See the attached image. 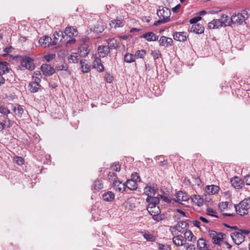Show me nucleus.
Returning <instances> with one entry per match:
<instances>
[{"instance_id": "nucleus-1", "label": "nucleus", "mask_w": 250, "mask_h": 250, "mask_svg": "<svg viewBox=\"0 0 250 250\" xmlns=\"http://www.w3.org/2000/svg\"><path fill=\"white\" fill-rule=\"evenodd\" d=\"M234 207L238 214L241 216L247 214L250 208V198L244 199L239 204L235 205Z\"/></svg>"}, {"instance_id": "nucleus-2", "label": "nucleus", "mask_w": 250, "mask_h": 250, "mask_svg": "<svg viewBox=\"0 0 250 250\" xmlns=\"http://www.w3.org/2000/svg\"><path fill=\"white\" fill-rule=\"evenodd\" d=\"M64 36H65L66 45L73 43L75 42L76 40L74 37L78 35L77 31L71 27L66 28L65 31L63 32Z\"/></svg>"}, {"instance_id": "nucleus-3", "label": "nucleus", "mask_w": 250, "mask_h": 250, "mask_svg": "<svg viewBox=\"0 0 250 250\" xmlns=\"http://www.w3.org/2000/svg\"><path fill=\"white\" fill-rule=\"evenodd\" d=\"M249 18L248 13L246 9L241 13H234L231 16V23L237 24H242Z\"/></svg>"}, {"instance_id": "nucleus-4", "label": "nucleus", "mask_w": 250, "mask_h": 250, "mask_svg": "<svg viewBox=\"0 0 250 250\" xmlns=\"http://www.w3.org/2000/svg\"><path fill=\"white\" fill-rule=\"evenodd\" d=\"M147 209L148 212L152 216V218L156 221H160L165 218V215L160 214L161 210L157 206H152L147 207Z\"/></svg>"}, {"instance_id": "nucleus-5", "label": "nucleus", "mask_w": 250, "mask_h": 250, "mask_svg": "<svg viewBox=\"0 0 250 250\" xmlns=\"http://www.w3.org/2000/svg\"><path fill=\"white\" fill-rule=\"evenodd\" d=\"M157 14L159 19H162V22H167L170 20V11L166 7H159Z\"/></svg>"}, {"instance_id": "nucleus-6", "label": "nucleus", "mask_w": 250, "mask_h": 250, "mask_svg": "<svg viewBox=\"0 0 250 250\" xmlns=\"http://www.w3.org/2000/svg\"><path fill=\"white\" fill-rule=\"evenodd\" d=\"M66 41L65 36L63 32H56L53 34V41H52V44L60 46L63 43H66Z\"/></svg>"}, {"instance_id": "nucleus-7", "label": "nucleus", "mask_w": 250, "mask_h": 250, "mask_svg": "<svg viewBox=\"0 0 250 250\" xmlns=\"http://www.w3.org/2000/svg\"><path fill=\"white\" fill-rule=\"evenodd\" d=\"M188 227V224L186 221H180L177 224L171 227L170 229L173 234H176L178 232L184 233L185 232L186 229Z\"/></svg>"}, {"instance_id": "nucleus-8", "label": "nucleus", "mask_w": 250, "mask_h": 250, "mask_svg": "<svg viewBox=\"0 0 250 250\" xmlns=\"http://www.w3.org/2000/svg\"><path fill=\"white\" fill-rule=\"evenodd\" d=\"M208 234L210 237L212 239V242L215 244H219L220 242L224 239L225 234L223 233H217L213 230H209Z\"/></svg>"}, {"instance_id": "nucleus-9", "label": "nucleus", "mask_w": 250, "mask_h": 250, "mask_svg": "<svg viewBox=\"0 0 250 250\" xmlns=\"http://www.w3.org/2000/svg\"><path fill=\"white\" fill-rule=\"evenodd\" d=\"M21 64L22 68L30 70H32L35 68L33 60L28 57L22 58Z\"/></svg>"}, {"instance_id": "nucleus-10", "label": "nucleus", "mask_w": 250, "mask_h": 250, "mask_svg": "<svg viewBox=\"0 0 250 250\" xmlns=\"http://www.w3.org/2000/svg\"><path fill=\"white\" fill-rule=\"evenodd\" d=\"M52 39L47 36L41 38L39 41L40 45L44 48L53 45L52 44Z\"/></svg>"}, {"instance_id": "nucleus-11", "label": "nucleus", "mask_w": 250, "mask_h": 250, "mask_svg": "<svg viewBox=\"0 0 250 250\" xmlns=\"http://www.w3.org/2000/svg\"><path fill=\"white\" fill-rule=\"evenodd\" d=\"M35 82L30 83L29 84L28 88L29 90L33 93L37 92L41 87V85L39 83L41 81V80L38 77L36 78Z\"/></svg>"}, {"instance_id": "nucleus-12", "label": "nucleus", "mask_w": 250, "mask_h": 250, "mask_svg": "<svg viewBox=\"0 0 250 250\" xmlns=\"http://www.w3.org/2000/svg\"><path fill=\"white\" fill-rule=\"evenodd\" d=\"M41 69L43 74L45 76H51L55 73V69L49 64H42Z\"/></svg>"}, {"instance_id": "nucleus-13", "label": "nucleus", "mask_w": 250, "mask_h": 250, "mask_svg": "<svg viewBox=\"0 0 250 250\" xmlns=\"http://www.w3.org/2000/svg\"><path fill=\"white\" fill-rule=\"evenodd\" d=\"M231 237L234 242L238 245L241 244L245 240L244 236H242L239 231L232 233L231 234Z\"/></svg>"}, {"instance_id": "nucleus-14", "label": "nucleus", "mask_w": 250, "mask_h": 250, "mask_svg": "<svg viewBox=\"0 0 250 250\" xmlns=\"http://www.w3.org/2000/svg\"><path fill=\"white\" fill-rule=\"evenodd\" d=\"M189 199V196L187 193L182 191H179L175 195V201L181 203L183 201H187Z\"/></svg>"}, {"instance_id": "nucleus-15", "label": "nucleus", "mask_w": 250, "mask_h": 250, "mask_svg": "<svg viewBox=\"0 0 250 250\" xmlns=\"http://www.w3.org/2000/svg\"><path fill=\"white\" fill-rule=\"evenodd\" d=\"M141 38H144L148 42L155 41L158 40V36L152 32H148L140 36Z\"/></svg>"}, {"instance_id": "nucleus-16", "label": "nucleus", "mask_w": 250, "mask_h": 250, "mask_svg": "<svg viewBox=\"0 0 250 250\" xmlns=\"http://www.w3.org/2000/svg\"><path fill=\"white\" fill-rule=\"evenodd\" d=\"M173 37L176 41L185 42L187 40V33L185 32H176L173 33Z\"/></svg>"}, {"instance_id": "nucleus-17", "label": "nucleus", "mask_w": 250, "mask_h": 250, "mask_svg": "<svg viewBox=\"0 0 250 250\" xmlns=\"http://www.w3.org/2000/svg\"><path fill=\"white\" fill-rule=\"evenodd\" d=\"M159 42L160 45L164 46H168L172 45L173 40L170 38L162 36L160 38Z\"/></svg>"}, {"instance_id": "nucleus-18", "label": "nucleus", "mask_w": 250, "mask_h": 250, "mask_svg": "<svg viewBox=\"0 0 250 250\" xmlns=\"http://www.w3.org/2000/svg\"><path fill=\"white\" fill-rule=\"evenodd\" d=\"M184 233V242L187 241L190 242H194L196 240V237L193 235L190 230H186Z\"/></svg>"}, {"instance_id": "nucleus-19", "label": "nucleus", "mask_w": 250, "mask_h": 250, "mask_svg": "<svg viewBox=\"0 0 250 250\" xmlns=\"http://www.w3.org/2000/svg\"><path fill=\"white\" fill-rule=\"evenodd\" d=\"M125 24L124 20L115 19L112 20L110 23L109 25L111 28H117L119 27H122Z\"/></svg>"}, {"instance_id": "nucleus-20", "label": "nucleus", "mask_w": 250, "mask_h": 250, "mask_svg": "<svg viewBox=\"0 0 250 250\" xmlns=\"http://www.w3.org/2000/svg\"><path fill=\"white\" fill-rule=\"evenodd\" d=\"M109 47L106 46H99L98 48V52L100 57H105L109 52Z\"/></svg>"}, {"instance_id": "nucleus-21", "label": "nucleus", "mask_w": 250, "mask_h": 250, "mask_svg": "<svg viewBox=\"0 0 250 250\" xmlns=\"http://www.w3.org/2000/svg\"><path fill=\"white\" fill-rule=\"evenodd\" d=\"M146 202L148 203L147 207H152V206H157L160 202V199L158 197L152 196L147 197Z\"/></svg>"}, {"instance_id": "nucleus-22", "label": "nucleus", "mask_w": 250, "mask_h": 250, "mask_svg": "<svg viewBox=\"0 0 250 250\" xmlns=\"http://www.w3.org/2000/svg\"><path fill=\"white\" fill-rule=\"evenodd\" d=\"M113 187L116 190L123 192L125 189V184L118 180H115L113 182Z\"/></svg>"}, {"instance_id": "nucleus-23", "label": "nucleus", "mask_w": 250, "mask_h": 250, "mask_svg": "<svg viewBox=\"0 0 250 250\" xmlns=\"http://www.w3.org/2000/svg\"><path fill=\"white\" fill-rule=\"evenodd\" d=\"M93 67L97 69L100 72L104 70V67L102 63L101 59L99 58H95L93 62Z\"/></svg>"}, {"instance_id": "nucleus-24", "label": "nucleus", "mask_w": 250, "mask_h": 250, "mask_svg": "<svg viewBox=\"0 0 250 250\" xmlns=\"http://www.w3.org/2000/svg\"><path fill=\"white\" fill-rule=\"evenodd\" d=\"M219 21L222 24V26H229L231 23V19L226 15H222L219 19Z\"/></svg>"}, {"instance_id": "nucleus-25", "label": "nucleus", "mask_w": 250, "mask_h": 250, "mask_svg": "<svg viewBox=\"0 0 250 250\" xmlns=\"http://www.w3.org/2000/svg\"><path fill=\"white\" fill-rule=\"evenodd\" d=\"M231 184L232 186L235 188H241L242 187L243 182L238 177H234L231 180Z\"/></svg>"}, {"instance_id": "nucleus-26", "label": "nucleus", "mask_w": 250, "mask_h": 250, "mask_svg": "<svg viewBox=\"0 0 250 250\" xmlns=\"http://www.w3.org/2000/svg\"><path fill=\"white\" fill-rule=\"evenodd\" d=\"M108 46L109 49H113L118 47L120 44L119 41L115 38L109 39L107 41Z\"/></svg>"}, {"instance_id": "nucleus-27", "label": "nucleus", "mask_w": 250, "mask_h": 250, "mask_svg": "<svg viewBox=\"0 0 250 250\" xmlns=\"http://www.w3.org/2000/svg\"><path fill=\"white\" fill-rule=\"evenodd\" d=\"M144 193L147 195V197L154 196L156 193V189L151 186L147 185L144 188Z\"/></svg>"}, {"instance_id": "nucleus-28", "label": "nucleus", "mask_w": 250, "mask_h": 250, "mask_svg": "<svg viewBox=\"0 0 250 250\" xmlns=\"http://www.w3.org/2000/svg\"><path fill=\"white\" fill-rule=\"evenodd\" d=\"M173 242L174 244L178 246H183L184 243V239L181 235H178L173 237Z\"/></svg>"}, {"instance_id": "nucleus-29", "label": "nucleus", "mask_w": 250, "mask_h": 250, "mask_svg": "<svg viewBox=\"0 0 250 250\" xmlns=\"http://www.w3.org/2000/svg\"><path fill=\"white\" fill-rule=\"evenodd\" d=\"M208 27L210 29L218 28L222 27V24L219 19H214L208 24Z\"/></svg>"}, {"instance_id": "nucleus-30", "label": "nucleus", "mask_w": 250, "mask_h": 250, "mask_svg": "<svg viewBox=\"0 0 250 250\" xmlns=\"http://www.w3.org/2000/svg\"><path fill=\"white\" fill-rule=\"evenodd\" d=\"M220 188L218 186L215 185L207 186L206 188V192L208 194H215L218 192Z\"/></svg>"}, {"instance_id": "nucleus-31", "label": "nucleus", "mask_w": 250, "mask_h": 250, "mask_svg": "<svg viewBox=\"0 0 250 250\" xmlns=\"http://www.w3.org/2000/svg\"><path fill=\"white\" fill-rule=\"evenodd\" d=\"M191 199L192 202L199 207L203 204V199L199 195H193L191 197Z\"/></svg>"}, {"instance_id": "nucleus-32", "label": "nucleus", "mask_w": 250, "mask_h": 250, "mask_svg": "<svg viewBox=\"0 0 250 250\" xmlns=\"http://www.w3.org/2000/svg\"><path fill=\"white\" fill-rule=\"evenodd\" d=\"M204 27L199 24H194L191 28V31H192L196 34H202L204 32Z\"/></svg>"}, {"instance_id": "nucleus-33", "label": "nucleus", "mask_w": 250, "mask_h": 250, "mask_svg": "<svg viewBox=\"0 0 250 250\" xmlns=\"http://www.w3.org/2000/svg\"><path fill=\"white\" fill-rule=\"evenodd\" d=\"M6 62H0V74H5L8 73L9 70Z\"/></svg>"}, {"instance_id": "nucleus-34", "label": "nucleus", "mask_w": 250, "mask_h": 250, "mask_svg": "<svg viewBox=\"0 0 250 250\" xmlns=\"http://www.w3.org/2000/svg\"><path fill=\"white\" fill-rule=\"evenodd\" d=\"M130 190H136L138 188V183L134 182L133 180H128L126 181L125 185Z\"/></svg>"}, {"instance_id": "nucleus-35", "label": "nucleus", "mask_w": 250, "mask_h": 250, "mask_svg": "<svg viewBox=\"0 0 250 250\" xmlns=\"http://www.w3.org/2000/svg\"><path fill=\"white\" fill-rule=\"evenodd\" d=\"M80 64L81 65L82 71L83 73H88L90 70V65L88 64L85 60H81Z\"/></svg>"}, {"instance_id": "nucleus-36", "label": "nucleus", "mask_w": 250, "mask_h": 250, "mask_svg": "<svg viewBox=\"0 0 250 250\" xmlns=\"http://www.w3.org/2000/svg\"><path fill=\"white\" fill-rule=\"evenodd\" d=\"M80 54L77 53H73L68 58V60L70 63H77L80 59Z\"/></svg>"}, {"instance_id": "nucleus-37", "label": "nucleus", "mask_w": 250, "mask_h": 250, "mask_svg": "<svg viewBox=\"0 0 250 250\" xmlns=\"http://www.w3.org/2000/svg\"><path fill=\"white\" fill-rule=\"evenodd\" d=\"M114 194L111 191H108L103 195L104 200L105 201H111L114 199Z\"/></svg>"}, {"instance_id": "nucleus-38", "label": "nucleus", "mask_w": 250, "mask_h": 250, "mask_svg": "<svg viewBox=\"0 0 250 250\" xmlns=\"http://www.w3.org/2000/svg\"><path fill=\"white\" fill-rule=\"evenodd\" d=\"M146 54V51L145 50H139L137 51L134 55L135 59H138L140 58L143 59Z\"/></svg>"}, {"instance_id": "nucleus-39", "label": "nucleus", "mask_w": 250, "mask_h": 250, "mask_svg": "<svg viewBox=\"0 0 250 250\" xmlns=\"http://www.w3.org/2000/svg\"><path fill=\"white\" fill-rule=\"evenodd\" d=\"M124 60L125 62L127 63H131L135 61L134 55L128 53H127L125 55Z\"/></svg>"}, {"instance_id": "nucleus-40", "label": "nucleus", "mask_w": 250, "mask_h": 250, "mask_svg": "<svg viewBox=\"0 0 250 250\" xmlns=\"http://www.w3.org/2000/svg\"><path fill=\"white\" fill-rule=\"evenodd\" d=\"M80 54L81 56L85 57L89 53L87 50V46L86 44H83L79 48Z\"/></svg>"}, {"instance_id": "nucleus-41", "label": "nucleus", "mask_w": 250, "mask_h": 250, "mask_svg": "<svg viewBox=\"0 0 250 250\" xmlns=\"http://www.w3.org/2000/svg\"><path fill=\"white\" fill-rule=\"evenodd\" d=\"M197 247L200 250H204L206 248L205 241L203 239H199L197 243Z\"/></svg>"}, {"instance_id": "nucleus-42", "label": "nucleus", "mask_w": 250, "mask_h": 250, "mask_svg": "<svg viewBox=\"0 0 250 250\" xmlns=\"http://www.w3.org/2000/svg\"><path fill=\"white\" fill-rule=\"evenodd\" d=\"M93 188L97 190L101 189L103 188L102 182L100 180H96L93 185Z\"/></svg>"}, {"instance_id": "nucleus-43", "label": "nucleus", "mask_w": 250, "mask_h": 250, "mask_svg": "<svg viewBox=\"0 0 250 250\" xmlns=\"http://www.w3.org/2000/svg\"><path fill=\"white\" fill-rule=\"evenodd\" d=\"M10 111L4 106H0V113L3 116H7L10 114Z\"/></svg>"}, {"instance_id": "nucleus-44", "label": "nucleus", "mask_w": 250, "mask_h": 250, "mask_svg": "<svg viewBox=\"0 0 250 250\" xmlns=\"http://www.w3.org/2000/svg\"><path fill=\"white\" fill-rule=\"evenodd\" d=\"M14 112L16 115L21 116L23 113V109L21 105H18L15 107L14 109Z\"/></svg>"}, {"instance_id": "nucleus-45", "label": "nucleus", "mask_w": 250, "mask_h": 250, "mask_svg": "<svg viewBox=\"0 0 250 250\" xmlns=\"http://www.w3.org/2000/svg\"><path fill=\"white\" fill-rule=\"evenodd\" d=\"M130 180H133L134 182H136L137 183H139L141 181V178L140 177V176L136 172H134L132 174Z\"/></svg>"}, {"instance_id": "nucleus-46", "label": "nucleus", "mask_w": 250, "mask_h": 250, "mask_svg": "<svg viewBox=\"0 0 250 250\" xmlns=\"http://www.w3.org/2000/svg\"><path fill=\"white\" fill-rule=\"evenodd\" d=\"M2 122H3V125H4V128L5 127L9 128V127H11L13 125V123L8 118H6L5 119H4Z\"/></svg>"}, {"instance_id": "nucleus-47", "label": "nucleus", "mask_w": 250, "mask_h": 250, "mask_svg": "<svg viewBox=\"0 0 250 250\" xmlns=\"http://www.w3.org/2000/svg\"><path fill=\"white\" fill-rule=\"evenodd\" d=\"M151 56L153 57L154 59H158L161 57V54L159 50H155L151 52Z\"/></svg>"}, {"instance_id": "nucleus-48", "label": "nucleus", "mask_w": 250, "mask_h": 250, "mask_svg": "<svg viewBox=\"0 0 250 250\" xmlns=\"http://www.w3.org/2000/svg\"><path fill=\"white\" fill-rule=\"evenodd\" d=\"M56 68L58 71H67L68 67L66 64L59 65L56 66Z\"/></svg>"}, {"instance_id": "nucleus-49", "label": "nucleus", "mask_w": 250, "mask_h": 250, "mask_svg": "<svg viewBox=\"0 0 250 250\" xmlns=\"http://www.w3.org/2000/svg\"><path fill=\"white\" fill-rule=\"evenodd\" d=\"M14 162L19 166H21L24 163L23 159L20 156H16L14 158Z\"/></svg>"}, {"instance_id": "nucleus-50", "label": "nucleus", "mask_w": 250, "mask_h": 250, "mask_svg": "<svg viewBox=\"0 0 250 250\" xmlns=\"http://www.w3.org/2000/svg\"><path fill=\"white\" fill-rule=\"evenodd\" d=\"M158 248L160 250H171L170 246L168 245L159 244Z\"/></svg>"}, {"instance_id": "nucleus-51", "label": "nucleus", "mask_w": 250, "mask_h": 250, "mask_svg": "<svg viewBox=\"0 0 250 250\" xmlns=\"http://www.w3.org/2000/svg\"><path fill=\"white\" fill-rule=\"evenodd\" d=\"M144 237L147 240L149 241H153L154 240V237L153 235L149 233H145L143 235Z\"/></svg>"}, {"instance_id": "nucleus-52", "label": "nucleus", "mask_w": 250, "mask_h": 250, "mask_svg": "<svg viewBox=\"0 0 250 250\" xmlns=\"http://www.w3.org/2000/svg\"><path fill=\"white\" fill-rule=\"evenodd\" d=\"M56 57L55 54H48L44 56V59L48 62L53 60Z\"/></svg>"}, {"instance_id": "nucleus-53", "label": "nucleus", "mask_w": 250, "mask_h": 250, "mask_svg": "<svg viewBox=\"0 0 250 250\" xmlns=\"http://www.w3.org/2000/svg\"><path fill=\"white\" fill-rule=\"evenodd\" d=\"M229 205V203L228 202H223L219 204V208L221 210L225 209L228 208Z\"/></svg>"}, {"instance_id": "nucleus-54", "label": "nucleus", "mask_w": 250, "mask_h": 250, "mask_svg": "<svg viewBox=\"0 0 250 250\" xmlns=\"http://www.w3.org/2000/svg\"><path fill=\"white\" fill-rule=\"evenodd\" d=\"M108 177L109 179H111L112 180H116V179L117 178L116 174L113 172H109L108 174Z\"/></svg>"}, {"instance_id": "nucleus-55", "label": "nucleus", "mask_w": 250, "mask_h": 250, "mask_svg": "<svg viewBox=\"0 0 250 250\" xmlns=\"http://www.w3.org/2000/svg\"><path fill=\"white\" fill-rule=\"evenodd\" d=\"M201 17L200 16H197L195 17H194L192 19H191L189 21V22L191 24H194L196 23L198 21H200L201 20Z\"/></svg>"}, {"instance_id": "nucleus-56", "label": "nucleus", "mask_w": 250, "mask_h": 250, "mask_svg": "<svg viewBox=\"0 0 250 250\" xmlns=\"http://www.w3.org/2000/svg\"><path fill=\"white\" fill-rule=\"evenodd\" d=\"M112 170L115 171H119L120 170V166L119 164H113L111 167Z\"/></svg>"}, {"instance_id": "nucleus-57", "label": "nucleus", "mask_w": 250, "mask_h": 250, "mask_svg": "<svg viewBox=\"0 0 250 250\" xmlns=\"http://www.w3.org/2000/svg\"><path fill=\"white\" fill-rule=\"evenodd\" d=\"M239 232L242 234V236H244V238L245 239V237L246 235H248L250 233V230L247 229H240L239 230Z\"/></svg>"}, {"instance_id": "nucleus-58", "label": "nucleus", "mask_w": 250, "mask_h": 250, "mask_svg": "<svg viewBox=\"0 0 250 250\" xmlns=\"http://www.w3.org/2000/svg\"><path fill=\"white\" fill-rule=\"evenodd\" d=\"M105 79H106V81L108 83H111L113 81V77L112 76L110 75L109 74H106L105 75Z\"/></svg>"}, {"instance_id": "nucleus-59", "label": "nucleus", "mask_w": 250, "mask_h": 250, "mask_svg": "<svg viewBox=\"0 0 250 250\" xmlns=\"http://www.w3.org/2000/svg\"><path fill=\"white\" fill-rule=\"evenodd\" d=\"M185 247H186V250H196L195 246L192 244H187Z\"/></svg>"}, {"instance_id": "nucleus-60", "label": "nucleus", "mask_w": 250, "mask_h": 250, "mask_svg": "<svg viewBox=\"0 0 250 250\" xmlns=\"http://www.w3.org/2000/svg\"><path fill=\"white\" fill-rule=\"evenodd\" d=\"M208 214L211 215L212 216H216L213 215L214 213H216V211L213 208H207Z\"/></svg>"}, {"instance_id": "nucleus-61", "label": "nucleus", "mask_w": 250, "mask_h": 250, "mask_svg": "<svg viewBox=\"0 0 250 250\" xmlns=\"http://www.w3.org/2000/svg\"><path fill=\"white\" fill-rule=\"evenodd\" d=\"M245 182L247 185H250V175L245 177Z\"/></svg>"}, {"instance_id": "nucleus-62", "label": "nucleus", "mask_w": 250, "mask_h": 250, "mask_svg": "<svg viewBox=\"0 0 250 250\" xmlns=\"http://www.w3.org/2000/svg\"><path fill=\"white\" fill-rule=\"evenodd\" d=\"M3 74H0V86L4 84L5 83V79L2 77Z\"/></svg>"}, {"instance_id": "nucleus-63", "label": "nucleus", "mask_w": 250, "mask_h": 250, "mask_svg": "<svg viewBox=\"0 0 250 250\" xmlns=\"http://www.w3.org/2000/svg\"><path fill=\"white\" fill-rule=\"evenodd\" d=\"M193 224L194 225V226L199 228H200V222L199 220L193 221Z\"/></svg>"}, {"instance_id": "nucleus-64", "label": "nucleus", "mask_w": 250, "mask_h": 250, "mask_svg": "<svg viewBox=\"0 0 250 250\" xmlns=\"http://www.w3.org/2000/svg\"><path fill=\"white\" fill-rule=\"evenodd\" d=\"M199 220L205 223H207L208 222V221L206 218L202 216L199 217Z\"/></svg>"}]
</instances>
